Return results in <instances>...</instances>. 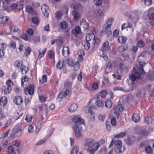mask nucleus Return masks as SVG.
<instances>
[{
	"label": "nucleus",
	"instance_id": "26",
	"mask_svg": "<svg viewBox=\"0 0 154 154\" xmlns=\"http://www.w3.org/2000/svg\"><path fill=\"white\" fill-rule=\"evenodd\" d=\"M10 28L11 32H17L19 31L18 26L15 25L10 26Z\"/></svg>",
	"mask_w": 154,
	"mask_h": 154
},
{
	"label": "nucleus",
	"instance_id": "2",
	"mask_svg": "<svg viewBox=\"0 0 154 154\" xmlns=\"http://www.w3.org/2000/svg\"><path fill=\"white\" fill-rule=\"evenodd\" d=\"M24 91L26 94H28L30 95H32L34 92V86L30 85L24 89Z\"/></svg>",
	"mask_w": 154,
	"mask_h": 154
},
{
	"label": "nucleus",
	"instance_id": "38",
	"mask_svg": "<svg viewBox=\"0 0 154 154\" xmlns=\"http://www.w3.org/2000/svg\"><path fill=\"white\" fill-rule=\"evenodd\" d=\"M33 119V116L30 114H28L26 115L25 118L26 121L28 122H31Z\"/></svg>",
	"mask_w": 154,
	"mask_h": 154
},
{
	"label": "nucleus",
	"instance_id": "58",
	"mask_svg": "<svg viewBox=\"0 0 154 154\" xmlns=\"http://www.w3.org/2000/svg\"><path fill=\"white\" fill-rule=\"evenodd\" d=\"M31 51V49L29 47H28L25 49V54L26 56L30 54Z\"/></svg>",
	"mask_w": 154,
	"mask_h": 154
},
{
	"label": "nucleus",
	"instance_id": "53",
	"mask_svg": "<svg viewBox=\"0 0 154 154\" xmlns=\"http://www.w3.org/2000/svg\"><path fill=\"white\" fill-rule=\"evenodd\" d=\"M54 54L55 53L54 51H52L50 50L49 51L48 55L50 58H53L54 57Z\"/></svg>",
	"mask_w": 154,
	"mask_h": 154
},
{
	"label": "nucleus",
	"instance_id": "45",
	"mask_svg": "<svg viewBox=\"0 0 154 154\" xmlns=\"http://www.w3.org/2000/svg\"><path fill=\"white\" fill-rule=\"evenodd\" d=\"M73 67L75 70H77L79 69L80 66L79 63L78 62H76L74 64Z\"/></svg>",
	"mask_w": 154,
	"mask_h": 154
},
{
	"label": "nucleus",
	"instance_id": "41",
	"mask_svg": "<svg viewBox=\"0 0 154 154\" xmlns=\"http://www.w3.org/2000/svg\"><path fill=\"white\" fill-rule=\"evenodd\" d=\"M126 134L125 132H122L117 135H115L114 138H122L124 137Z\"/></svg>",
	"mask_w": 154,
	"mask_h": 154
},
{
	"label": "nucleus",
	"instance_id": "40",
	"mask_svg": "<svg viewBox=\"0 0 154 154\" xmlns=\"http://www.w3.org/2000/svg\"><path fill=\"white\" fill-rule=\"evenodd\" d=\"M126 143L128 145H131L134 143L133 140L131 138H128L125 140Z\"/></svg>",
	"mask_w": 154,
	"mask_h": 154
},
{
	"label": "nucleus",
	"instance_id": "54",
	"mask_svg": "<svg viewBox=\"0 0 154 154\" xmlns=\"http://www.w3.org/2000/svg\"><path fill=\"white\" fill-rule=\"evenodd\" d=\"M8 150L9 154L12 153L14 151L13 147L11 146H10L8 147Z\"/></svg>",
	"mask_w": 154,
	"mask_h": 154
},
{
	"label": "nucleus",
	"instance_id": "10",
	"mask_svg": "<svg viewBox=\"0 0 154 154\" xmlns=\"http://www.w3.org/2000/svg\"><path fill=\"white\" fill-rule=\"evenodd\" d=\"M14 133L18 136H20L22 133L21 128L20 126H16L13 130Z\"/></svg>",
	"mask_w": 154,
	"mask_h": 154
},
{
	"label": "nucleus",
	"instance_id": "60",
	"mask_svg": "<svg viewBox=\"0 0 154 154\" xmlns=\"http://www.w3.org/2000/svg\"><path fill=\"white\" fill-rule=\"evenodd\" d=\"M80 6V4H75L73 5V6L72 7L74 9V11H75H75H77L78 10H79V7Z\"/></svg>",
	"mask_w": 154,
	"mask_h": 154
},
{
	"label": "nucleus",
	"instance_id": "48",
	"mask_svg": "<svg viewBox=\"0 0 154 154\" xmlns=\"http://www.w3.org/2000/svg\"><path fill=\"white\" fill-rule=\"evenodd\" d=\"M61 28L63 29H65L67 27V23L63 21L60 24Z\"/></svg>",
	"mask_w": 154,
	"mask_h": 154
},
{
	"label": "nucleus",
	"instance_id": "59",
	"mask_svg": "<svg viewBox=\"0 0 154 154\" xmlns=\"http://www.w3.org/2000/svg\"><path fill=\"white\" fill-rule=\"evenodd\" d=\"M94 2L95 4L97 6H100L102 4L101 0H94Z\"/></svg>",
	"mask_w": 154,
	"mask_h": 154
},
{
	"label": "nucleus",
	"instance_id": "25",
	"mask_svg": "<svg viewBox=\"0 0 154 154\" xmlns=\"http://www.w3.org/2000/svg\"><path fill=\"white\" fill-rule=\"evenodd\" d=\"M79 150V148L77 146H75L71 150V154H78Z\"/></svg>",
	"mask_w": 154,
	"mask_h": 154
},
{
	"label": "nucleus",
	"instance_id": "5",
	"mask_svg": "<svg viewBox=\"0 0 154 154\" xmlns=\"http://www.w3.org/2000/svg\"><path fill=\"white\" fill-rule=\"evenodd\" d=\"M94 140L93 139H89L85 140V147L86 149H90L94 143Z\"/></svg>",
	"mask_w": 154,
	"mask_h": 154
},
{
	"label": "nucleus",
	"instance_id": "35",
	"mask_svg": "<svg viewBox=\"0 0 154 154\" xmlns=\"http://www.w3.org/2000/svg\"><path fill=\"white\" fill-rule=\"evenodd\" d=\"M8 21V19L5 16H3L0 17V23L3 24Z\"/></svg>",
	"mask_w": 154,
	"mask_h": 154
},
{
	"label": "nucleus",
	"instance_id": "14",
	"mask_svg": "<svg viewBox=\"0 0 154 154\" xmlns=\"http://www.w3.org/2000/svg\"><path fill=\"white\" fill-rule=\"evenodd\" d=\"M109 42L106 41L104 42L101 48V50L102 51V52H103L104 51H106L109 50Z\"/></svg>",
	"mask_w": 154,
	"mask_h": 154
},
{
	"label": "nucleus",
	"instance_id": "50",
	"mask_svg": "<svg viewBox=\"0 0 154 154\" xmlns=\"http://www.w3.org/2000/svg\"><path fill=\"white\" fill-rule=\"evenodd\" d=\"M142 1L144 2L146 5L149 6L152 3L151 0H142Z\"/></svg>",
	"mask_w": 154,
	"mask_h": 154
},
{
	"label": "nucleus",
	"instance_id": "28",
	"mask_svg": "<svg viewBox=\"0 0 154 154\" xmlns=\"http://www.w3.org/2000/svg\"><path fill=\"white\" fill-rule=\"evenodd\" d=\"M46 48H45L43 51L41 50V49H39L38 51L39 54L38 57V58H41L42 57L44 56L46 52Z\"/></svg>",
	"mask_w": 154,
	"mask_h": 154
},
{
	"label": "nucleus",
	"instance_id": "11",
	"mask_svg": "<svg viewBox=\"0 0 154 154\" xmlns=\"http://www.w3.org/2000/svg\"><path fill=\"white\" fill-rule=\"evenodd\" d=\"M102 32L106 34H107V36L109 37L112 33V31L110 30V27L106 26L103 29Z\"/></svg>",
	"mask_w": 154,
	"mask_h": 154
},
{
	"label": "nucleus",
	"instance_id": "62",
	"mask_svg": "<svg viewBox=\"0 0 154 154\" xmlns=\"http://www.w3.org/2000/svg\"><path fill=\"white\" fill-rule=\"evenodd\" d=\"M66 62H68V65L70 66H72L73 63V60L72 59H67Z\"/></svg>",
	"mask_w": 154,
	"mask_h": 154
},
{
	"label": "nucleus",
	"instance_id": "17",
	"mask_svg": "<svg viewBox=\"0 0 154 154\" xmlns=\"http://www.w3.org/2000/svg\"><path fill=\"white\" fill-rule=\"evenodd\" d=\"M95 35L93 33H88L86 36V38L87 41H89L92 40L93 41L94 40L95 38Z\"/></svg>",
	"mask_w": 154,
	"mask_h": 154
},
{
	"label": "nucleus",
	"instance_id": "6",
	"mask_svg": "<svg viewBox=\"0 0 154 154\" xmlns=\"http://www.w3.org/2000/svg\"><path fill=\"white\" fill-rule=\"evenodd\" d=\"M82 130L81 125H76L74 128L75 135L77 137H79L82 136L81 131Z\"/></svg>",
	"mask_w": 154,
	"mask_h": 154
},
{
	"label": "nucleus",
	"instance_id": "20",
	"mask_svg": "<svg viewBox=\"0 0 154 154\" xmlns=\"http://www.w3.org/2000/svg\"><path fill=\"white\" fill-rule=\"evenodd\" d=\"M2 89L4 93L6 94L10 93L11 91V88L10 86H4L2 88Z\"/></svg>",
	"mask_w": 154,
	"mask_h": 154
},
{
	"label": "nucleus",
	"instance_id": "33",
	"mask_svg": "<svg viewBox=\"0 0 154 154\" xmlns=\"http://www.w3.org/2000/svg\"><path fill=\"white\" fill-rule=\"evenodd\" d=\"M144 95V93L142 94V92L139 91L137 94L136 97L134 98V99L135 100L137 99V100H138L140 98L142 95L143 96Z\"/></svg>",
	"mask_w": 154,
	"mask_h": 154
},
{
	"label": "nucleus",
	"instance_id": "29",
	"mask_svg": "<svg viewBox=\"0 0 154 154\" xmlns=\"http://www.w3.org/2000/svg\"><path fill=\"white\" fill-rule=\"evenodd\" d=\"M113 111L114 113L116 115L117 117L118 118L119 116V108L118 107V105L115 106L112 111Z\"/></svg>",
	"mask_w": 154,
	"mask_h": 154
},
{
	"label": "nucleus",
	"instance_id": "21",
	"mask_svg": "<svg viewBox=\"0 0 154 154\" xmlns=\"http://www.w3.org/2000/svg\"><path fill=\"white\" fill-rule=\"evenodd\" d=\"M78 106L77 104L74 103H72L69 109V110L71 112L75 111L77 109Z\"/></svg>",
	"mask_w": 154,
	"mask_h": 154
},
{
	"label": "nucleus",
	"instance_id": "49",
	"mask_svg": "<svg viewBox=\"0 0 154 154\" xmlns=\"http://www.w3.org/2000/svg\"><path fill=\"white\" fill-rule=\"evenodd\" d=\"M127 48L128 47L127 46L125 47L123 46H120L119 48V51L120 52H122L126 50Z\"/></svg>",
	"mask_w": 154,
	"mask_h": 154
},
{
	"label": "nucleus",
	"instance_id": "15",
	"mask_svg": "<svg viewBox=\"0 0 154 154\" xmlns=\"http://www.w3.org/2000/svg\"><path fill=\"white\" fill-rule=\"evenodd\" d=\"M7 99L5 97H2L0 98V104L2 106H5L7 105Z\"/></svg>",
	"mask_w": 154,
	"mask_h": 154
},
{
	"label": "nucleus",
	"instance_id": "63",
	"mask_svg": "<svg viewBox=\"0 0 154 154\" xmlns=\"http://www.w3.org/2000/svg\"><path fill=\"white\" fill-rule=\"evenodd\" d=\"M86 150L88 152H90V154H94L95 152L96 151L93 148L87 149Z\"/></svg>",
	"mask_w": 154,
	"mask_h": 154
},
{
	"label": "nucleus",
	"instance_id": "37",
	"mask_svg": "<svg viewBox=\"0 0 154 154\" xmlns=\"http://www.w3.org/2000/svg\"><path fill=\"white\" fill-rule=\"evenodd\" d=\"M112 103L110 100H107L105 102V106L106 107L109 108L112 106Z\"/></svg>",
	"mask_w": 154,
	"mask_h": 154
},
{
	"label": "nucleus",
	"instance_id": "34",
	"mask_svg": "<svg viewBox=\"0 0 154 154\" xmlns=\"http://www.w3.org/2000/svg\"><path fill=\"white\" fill-rule=\"evenodd\" d=\"M131 28L132 27V25H131L130 23L129 22L124 23L122 25V29L123 30L124 29L127 28Z\"/></svg>",
	"mask_w": 154,
	"mask_h": 154
},
{
	"label": "nucleus",
	"instance_id": "18",
	"mask_svg": "<svg viewBox=\"0 0 154 154\" xmlns=\"http://www.w3.org/2000/svg\"><path fill=\"white\" fill-rule=\"evenodd\" d=\"M140 116L137 113H134L132 117V120L134 122H138L140 121Z\"/></svg>",
	"mask_w": 154,
	"mask_h": 154
},
{
	"label": "nucleus",
	"instance_id": "39",
	"mask_svg": "<svg viewBox=\"0 0 154 154\" xmlns=\"http://www.w3.org/2000/svg\"><path fill=\"white\" fill-rule=\"evenodd\" d=\"M84 46L85 47V49L87 50H88L90 47V42H88V41H86L84 42Z\"/></svg>",
	"mask_w": 154,
	"mask_h": 154
},
{
	"label": "nucleus",
	"instance_id": "16",
	"mask_svg": "<svg viewBox=\"0 0 154 154\" xmlns=\"http://www.w3.org/2000/svg\"><path fill=\"white\" fill-rule=\"evenodd\" d=\"M69 54V48L68 47H64L62 50V55L65 57H66Z\"/></svg>",
	"mask_w": 154,
	"mask_h": 154
},
{
	"label": "nucleus",
	"instance_id": "36",
	"mask_svg": "<svg viewBox=\"0 0 154 154\" xmlns=\"http://www.w3.org/2000/svg\"><path fill=\"white\" fill-rule=\"evenodd\" d=\"M113 20L114 19L113 18H109L106 21V26L110 27L112 25Z\"/></svg>",
	"mask_w": 154,
	"mask_h": 154
},
{
	"label": "nucleus",
	"instance_id": "3",
	"mask_svg": "<svg viewBox=\"0 0 154 154\" xmlns=\"http://www.w3.org/2000/svg\"><path fill=\"white\" fill-rule=\"evenodd\" d=\"M73 122L77 125H81L84 123V120L79 116H75L72 119Z\"/></svg>",
	"mask_w": 154,
	"mask_h": 154
},
{
	"label": "nucleus",
	"instance_id": "51",
	"mask_svg": "<svg viewBox=\"0 0 154 154\" xmlns=\"http://www.w3.org/2000/svg\"><path fill=\"white\" fill-rule=\"evenodd\" d=\"M93 148L96 151L97 150L98 148L100 146V144L98 142L95 143L93 144Z\"/></svg>",
	"mask_w": 154,
	"mask_h": 154
},
{
	"label": "nucleus",
	"instance_id": "52",
	"mask_svg": "<svg viewBox=\"0 0 154 154\" xmlns=\"http://www.w3.org/2000/svg\"><path fill=\"white\" fill-rule=\"evenodd\" d=\"M26 11L29 14H30L33 12V9L31 6H27L26 8Z\"/></svg>",
	"mask_w": 154,
	"mask_h": 154
},
{
	"label": "nucleus",
	"instance_id": "47",
	"mask_svg": "<svg viewBox=\"0 0 154 154\" xmlns=\"http://www.w3.org/2000/svg\"><path fill=\"white\" fill-rule=\"evenodd\" d=\"M47 75H44L42 76V79L40 80L39 81L42 83H44L47 81Z\"/></svg>",
	"mask_w": 154,
	"mask_h": 154
},
{
	"label": "nucleus",
	"instance_id": "46",
	"mask_svg": "<svg viewBox=\"0 0 154 154\" xmlns=\"http://www.w3.org/2000/svg\"><path fill=\"white\" fill-rule=\"evenodd\" d=\"M13 144L14 146L18 147L20 144V140H16L13 142Z\"/></svg>",
	"mask_w": 154,
	"mask_h": 154
},
{
	"label": "nucleus",
	"instance_id": "23",
	"mask_svg": "<svg viewBox=\"0 0 154 154\" xmlns=\"http://www.w3.org/2000/svg\"><path fill=\"white\" fill-rule=\"evenodd\" d=\"M96 104L97 107L99 108H103L104 106V103L102 101L97 98L96 101Z\"/></svg>",
	"mask_w": 154,
	"mask_h": 154
},
{
	"label": "nucleus",
	"instance_id": "8",
	"mask_svg": "<svg viewBox=\"0 0 154 154\" xmlns=\"http://www.w3.org/2000/svg\"><path fill=\"white\" fill-rule=\"evenodd\" d=\"M141 77L140 74L137 72L133 73L129 75V77L132 81L139 79Z\"/></svg>",
	"mask_w": 154,
	"mask_h": 154
},
{
	"label": "nucleus",
	"instance_id": "13",
	"mask_svg": "<svg viewBox=\"0 0 154 154\" xmlns=\"http://www.w3.org/2000/svg\"><path fill=\"white\" fill-rule=\"evenodd\" d=\"M81 32L80 28L77 26L72 30V33L76 36H78L79 34L81 33Z\"/></svg>",
	"mask_w": 154,
	"mask_h": 154
},
{
	"label": "nucleus",
	"instance_id": "24",
	"mask_svg": "<svg viewBox=\"0 0 154 154\" xmlns=\"http://www.w3.org/2000/svg\"><path fill=\"white\" fill-rule=\"evenodd\" d=\"M127 38L122 36H119L117 39L118 42L121 44L125 43L126 42Z\"/></svg>",
	"mask_w": 154,
	"mask_h": 154
},
{
	"label": "nucleus",
	"instance_id": "44",
	"mask_svg": "<svg viewBox=\"0 0 154 154\" xmlns=\"http://www.w3.org/2000/svg\"><path fill=\"white\" fill-rule=\"evenodd\" d=\"M154 77V73L149 72L148 73L147 77L150 80H152Z\"/></svg>",
	"mask_w": 154,
	"mask_h": 154
},
{
	"label": "nucleus",
	"instance_id": "12",
	"mask_svg": "<svg viewBox=\"0 0 154 154\" xmlns=\"http://www.w3.org/2000/svg\"><path fill=\"white\" fill-rule=\"evenodd\" d=\"M23 101V99L22 97L20 96H17L14 100V103L18 105H20Z\"/></svg>",
	"mask_w": 154,
	"mask_h": 154
},
{
	"label": "nucleus",
	"instance_id": "27",
	"mask_svg": "<svg viewBox=\"0 0 154 154\" xmlns=\"http://www.w3.org/2000/svg\"><path fill=\"white\" fill-rule=\"evenodd\" d=\"M81 25L84 28V30H86L88 28L89 25L86 22L83 21L81 23Z\"/></svg>",
	"mask_w": 154,
	"mask_h": 154
},
{
	"label": "nucleus",
	"instance_id": "32",
	"mask_svg": "<svg viewBox=\"0 0 154 154\" xmlns=\"http://www.w3.org/2000/svg\"><path fill=\"white\" fill-rule=\"evenodd\" d=\"M153 149L150 146H147L145 147V151L148 154H150L152 151Z\"/></svg>",
	"mask_w": 154,
	"mask_h": 154
},
{
	"label": "nucleus",
	"instance_id": "43",
	"mask_svg": "<svg viewBox=\"0 0 154 154\" xmlns=\"http://www.w3.org/2000/svg\"><path fill=\"white\" fill-rule=\"evenodd\" d=\"M32 21L34 24H38L39 22V20L37 17H32Z\"/></svg>",
	"mask_w": 154,
	"mask_h": 154
},
{
	"label": "nucleus",
	"instance_id": "7",
	"mask_svg": "<svg viewBox=\"0 0 154 154\" xmlns=\"http://www.w3.org/2000/svg\"><path fill=\"white\" fill-rule=\"evenodd\" d=\"M42 10L45 16L47 18L48 17L49 14V9L48 7L45 4H44L42 6Z\"/></svg>",
	"mask_w": 154,
	"mask_h": 154
},
{
	"label": "nucleus",
	"instance_id": "61",
	"mask_svg": "<svg viewBox=\"0 0 154 154\" xmlns=\"http://www.w3.org/2000/svg\"><path fill=\"white\" fill-rule=\"evenodd\" d=\"M27 34L29 36H32L34 34L33 30L31 29H28L27 31Z\"/></svg>",
	"mask_w": 154,
	"mask_h": 154
},
{
	"label": "nucleus",
	"instance_id": "1",
	"mask_svg": "<svg viewBox=\"0 0 154 154\" xmlns=\"http://www.w3.org/2000/svg\"><path fill=\"white\" fill-rule=\"evenodd\" d=\"M114 148L115 151L118 152H123L125 150V147L122 146V142L121 140H119L116 143Z\"/></svg>",
	"mask_w": 154,
	"mask_h": 154
},
{
	"label": "nucleus",
	"instance_id": "57",
	"mask_svg": "<svg viewBox=\"0 0 154 154\" xmlns=\"http://www.w3.org/2000/svg\"><path fill=\"white\" fill-rule=\"evenodd\" d=\"M137 45L139 47H143L144 46V43L143 41L140 40L138 42Z\"/></svg>",
	"mask_w": 154,
	"mask_h": 154
},
{
	"label": "nucleus",
	"instance_id": "4",
	"mask_svg": "<svg viewBox=\"0 0 154 154\" xmlns=\"http://www.w3.org/2000/svg\"><path fill=\"white\" fill-rule=\"evenodd\" d=\"M14 65L15 66H16L23 73V71H25V73H26V71L25 69V66L24 67L22 62L16 60L14 63Z\"/></svg>",
	"mask_w": 154,
	"mask_h": 154
},
{
	"label": "nucleus",
	"instance_id": "19",
	"mask_svg": "<svg viewBox=\"0 0 154 154\" xmlns=\"http://www.w3.org/2000/svg\"><path fill=\"white\" fill-rule=\"evenodd\" d=\"M66 62L65 60H63V62H62L60 60H59L56 64V67L57 69L59 70L61 69L63 67H64V63Z\"/></svg>",
	"mask_w": 154,
	"mask_h": 154
},
{
	"label": "nucleus",
	"instance_id": "64",
	"mask_svg": "<svg viewBox=\"0 0 154 154\" xmlns=\"http://www.w3.org/2000/svg\"><path fill=\"white\" fill-rule=\"evenodd\" d=\"M148 17L150 20L154 19V13H149Z\"/></svg>",
	"mask_w": 154,
	"mask_h": 154
},
{
	"label": "nucleus",
	"instance_id": "55",
	"mask_svg": "<svg viewBox=\"0 0 154 154\" xmlns=\"http://www.w3.org/2000/svg\"><path fill=\"white\" fill-rule=\"evenodd\" d=\"M100 42V40L98 38H94V40L93 41V44L94 45H97Z\"/></svg>",
	"mask_w": 154,
	"mask_h": 154
},
{
	"label": "nucleus",
	"instance_id": "9",
	"mask_svg": "<svg viewBox=\"0 0 154 154\" xmlns=\"http://www.w3.org/2000/svg\"><path fill=\"white\" fill-rule=\"evenodd\" d=\"M38 109L40 111L43 112V114H45L46 116H47L48 110V106L47 105L45 104H43L38 107Z\"/></svg>",
	"mask_w": 154,
	"mask_h": 154
},
{
	"label": "nucleus",
	"instance_id": "30",
	"mask_svg": "<svg viewBox=\"0 0 154 154\" xmlns=\"http://www.w3.org/2000/svg\"><path fill=\"white\" fill-rule=\"evenodd\" d=\"M72 83L71 82L67 81L66 82L64 87V89H67L69 90L71 88Z\"/></svg>",
	"mask_w": 154,
	"mask_h": 154
},
{
	"label": "nucleus",
	"instance_id": "31",
	"mask_svg": "<svg viewBox=\"0 0 154 154\" xmlns=\"http://www.w3.org/2000/svg\"><path fill=\"white\" fill-rule=\"evenodd\" d=\"M107 148L105 146H103L99 151V154H106Z\"/></svg>",
	"mask_w": 154,
	"mask_h": 154
},
{
	"label": "nucleus",
	"instance_id": "42",
	"mask_svg": "<svg viewBox=\"0 0 154 154\" xmlns=\"http://www.w3.org/2000/svg\"><path fill=\"white\" fill-rule=\"evenodd\" d=\"M28 79L26 77L24 76L23 78L22 79H21V86L23 87L24 86V85L25 84V85H26L27 83V80H28Z\"/></svg>",
	"mask_w": 154,
	"mask_h": 154
},
{
	"label": "nucleus",
	"instance_id": "56",
	"mask_svg": "<svg viewBox=\"0 0 154 154\" xmlns=\"http://www.w3.org/2000/svg\"><path fill=\"white\" fill-rule=\"evenodd\" d=\"M107 94V93L106 91L103 90L100 93V95L103 98L106 97Z\"/></svg>",
	"mask_w": 154,
	"mask_h": 154
},
{
	"label": "nucleus",
	"instance_id": "22",
	"mask_svg": "<svg viewBox=\"0 0 154 154\" xmlns=\"http://www.w3.org/2000/svg\"><path fill=\"white\" fill-rule=\"evenodd\" d=\"M72 14L74 16V19L75 21H77L80 18L81 16L79 12L73 11Z\"/></svg>",
	"mask_w": 154,
	"mask_h": 154
}]
</instances>
